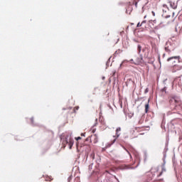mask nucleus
I'll use <instances>...</instances> for the list:
<instances>
[{"instance_id":"nucleus-21","label":"nucleus","mask_w":182,"mask_h":182,"mask_svg":"<svg viewBox=\"0 0 182 182\" xmlns=\"http://www.w3.org/2000/svg\"><path fill=\"white\" fill-rule=\"evenodd\" d=\"M70 181H72V176H70L68 177V182H70Z\"/></svg>"},{"instance_id":"nucleus-17","label":"nucleus","mask_w":182,"mask_h":182,"mask_svg":"<svg viewBox=\"0 0 182 182\" xmlns=\"http://www.w3.org/2000/svg\"><path fill=\"white\" fill-rule=\"evenodd\" d=\"M76 110H79V107H74V113H76Z\"/></svg>"},{"instance_id":"nucleus-28","label":"nucleus","mask_w":182,"mask_h":182,"mask_svg":"<svg viewBox=\"0 0 182 182\" xmlns=\"http://www.w3.org/2000/svg\"><path fill=\"white\" fill-rule=\"evenodd\" d=\"M91 156H92V159H95V154H92Z\"/></svg>"},{"instance_id":"nucleus-18","label":"nucleus","mask_w":182,"mask_h":182,"mask_svg":"<svg viewBox=\"0 0 182 182\" xmlns=\"http://www.w3.org/2000/svg\"><path fill=\"white\" fill-rule=\"evenodd\" d=\"M50 180H52V178H50V177H47L46 178V181H50Z\"/></svg>"},{"instance_id":"nucleus-11","label":"nucleus","mask_w":182,"mask_h":182,"mask_svg":"<svg viewBox=\"0 0 182 182\" xmlns=\"http://www.w3.org/2000/svg\"><path fill=\"white\" fill-rule=\"evenodd\" d=\"M146 20L143 21L141 23H137V28H140L141 26H143L144 25V23H146Z\"/></svg>"},{"instance_id":"nucleus-30","label":"nucleus","mask_w":182,"mask_h":182,"mask_svg":"<svg viewBox=\"0 0 182 182\" xmlns=\"http://www.w3.org/2000/svg\"><path fill=\"white\" fill-rule=\"evenodd\" d=\"M166 56V54H163V58H164Z\"/></svg>"},{"instance_id":"nucleus-25","label":"nucleus","mask_w":182,"mask_h":182,"mask_svg":"<svg viewBox=\"0 0 182 182\" xmlns=\"http://www.w3.org/2000/svg\"><path fill=\"white\" fill-rule=\"evenodd\" d=\"M151 14H152L153 16H156V13L154 11H152Z\"/></svg>"},{"instance_id":"nucleus-19","label":"nucleus","mask_w":182,"mask_h":182,"mask_svg":"<svg viewBox=\"0 0 182 182\" xmlns=\"http://www.w3.org/2000/svg\"><path fill=\"white\" fill-rule=\"evenodd\" d=\"M174 16H175V18H176V16H177V14L176 15V12L172 13V18H174Z\"/></svg>"},{"instance_id":"nucleus-14","label":"nucleus","mask_w":182,"mask_h":182,"mask_svg":"<svg viewBox=\"0 0 182 182\" xmlns=\"http://www.w3.org/2000/svg\"><path fill=\"white\" fill-rule=\"evenodd\" d=\"M139 1H141V2H143L144 0H134V4H135V6H137V2H139Z\"/></svg>"},{"instance_id":"nucleus-6","label":"nucleus","mask_w":182,"mask_h":182,"mask_svg":"<svg viewBox=\"0 0 182 182\" xmlns=\"http://www.w3.org/2000/svg\"><path fill=\"white\" fill-rule=\"evenodd\" d=\"M181 69H182V65H175L172 68V72L173 73H176V72H178V70H181Z\"/></svg>"},{"instance_id":"nucleus-16","label":"nucleus","mask_w":182,"mask_h":182,"mask_svg":"<svg viewBox=\"0 0 182 182\" xmlns=\"http://www.w3.org/2000/svg\"><path fill=\"white\" fill-rule=\"evenodd\" d=\"M92 137L95 138L94 143H97V138L96 135H94Z\"/></svg>"},{"instance_id":"nucleus-34","label":"nucleus","mask_w":182,"mask_h":182,"mask_svg":"<svg viewBox=\"0 0 182 182\" xmlns=\"http://www.w3.org/2000/svg\"><path fill=\"white\" fill-rule=\"evenodd\" d=\"M106 173H109V171H106Z\"/></svg>"},{"instance_id":"nucleus-3","label":"nucleus","mask_w":182,"mask_h":182,"mask_svg":"<svg viewBox=\"0 0 182 182\" xmlns=\"http://www.w3.org/2000/svg\"><path fill=\"white\" fill-rule=\"evenodd\" d=\"M122 131V128L118 127L116 129V136H114V139L111 141V144H109V146H112V144H114L116 142V140H117V139H119V137L120 136V133H119V132Z\"/></svg>"},{"instance_id":"nucleus-31","label":"nucleus","mask_w":182,"mask_h":182,"mask_svg":"<svg viewBox=\"0 0 182 182\" xmlns=\"http://www.w3.org/2000/svg\"><path fill=\"white\" fill-rule=\"evenodd\" d=\"M149 23H153V21H149Z\"/></svg>"},{"instance_id":"nucleus-23","label":"nucleus","mask_w":182,"mask_h":182,"mask_svg":"<svg viewBox=\"0 0 182 182\" xmlns=\"http://www.w3.org/2000/svg\"><path fill=\"white\" fill-rule=\"evenodd\" d=\"M138 124H143V121L139 120V122H138Z\"/></svg>"},{"instance_id":"nucleus-20","label":"nucleus","mask_w":182,"mask_h":182,"mask_svg":"<svg viewBox=\"0 0 182 182\" xmlns=\"http://www.w3.org/2000/svg\"><path fill=\"white\" fill-rule=\"evenodd\" d=\"M75 140H77V141H78V140H82V137H80V136L75 137Z\"/></svg>"},{"instance_id":"nucleus-36","label":"nucleus","mask_w":182,"mask_h":182,"mask_svg":"<svg viewBox=\"0 0 182 182\" xmlns=\"http://www.w3.org/2000/svg\"><path fill=\"white\" fill-rule=\"evenodd\" d=\"M142 50H143V52H144V49H143Z\"/></svg>"},{"instance_id":"nucleus-15","label":"nucleus","mask_w":182,"mask_h":182,"mask_svg":"<svg viewBox=\"0 0 182 182\" xmlns=\"http://www.w3.org/2000/svg\"><path fill=\"white\" fill-rule=\"evenodd\" d=\"M166 22V23L167 24V25H168V23H171V22H173V19H171V20H168V21H165Z\"/></svg>"},{"instance_id":"nucleus-2","label":"nucleus","mask_w":182,"mask_h":182,"mask_svg":"<svg viewBox=\"0 0 182 182\" xmlns=\"http://www.w3.org/2000/svg\"><path fill=\"white\" fill-rule=\"evenodd\" d=\"M131 63L134 65H141L143 63V58L142 57H136L135 60L133 59L130 60Z\"/></svg>"},{"instance_id":"nucleus-8","label":"nucleus","mask_w":182,"mask_h":182,"mask_svg":"<svg viewBox=\"0 0 182 182\" xmlns=\"http://www.w3.org/2000/svg\"><path fill=\"white\" fill-rule=\"evenodd\" d=\"M169 4L171 8H172L173 9H177V3H174L173 1H169Z\"/></svg>"},{"instance_id":"nucleus-13","label":"nucleus","mask_w":182,"mask_h":182,"mask_svg":"<svg viewBox=\"0 0 182 182\" xmlns=\"http://www.w3.org/2000/svg\"><path fill=\"white\" fill-rule=\"evenodd\" d=\"M137 52L139 55H140V53L141 52V46L139 44L137 46Z\"/></svg>"},{"instance_id":"nucleus-29","label":"nucleus","mask_w":182,"mask_h":182,"mask_svg":"<svg viewBox=\"0 0 182 182\" xmlns=\"http://www.w3.org/2000/svg\"><path fill=\"white\" fill-rule=\"evenodd\" d=\"M139 129H140V127H135V130H139Z\"/></svg>"},{"instance_id":"nucleus-35","label":"nucleus","mask_w":182,"mask_h":182,"mask_svg":"<svg viewBox=\"0 0 182 182\" xmlns=\"http://www.w3.org/2000/svg\"><path fill=\"white\" fill-rule=\"evenodd\" d=\"M33 119H31V122H33Z\"/></svg>"},{"instance_id":"nucleus-26","label":"nucleus","mask_w":182,"mask_h":182,"mask_svg":"<svg viewBox=\"0 0 182 182\" xmlns=\"http://www.w3.org/2000/svg\"><path fill=\"white\" fill-rule=\"evenodd\" d=\"M145 93H149V88H146V89L145 90Z\"/></svg>"},{"instance_id":"nucleus-37","label":"nucleus","mask_w":182,"mask_h":182,"mask_svg":"<svg viewBox=\"0 0 182 182\" xmlns=\"http://www.w3.org/2000/svg\"><path fill=\"white\" fill-rule=\"evenodd\" d=\"M144 18L146 19V16H144Z\"/></svg>"},{"instance_id":"nucleus-22","label":"nucleus","mask_w":182,"mask_h":182,"mask_svg":"<svg viewBox=\"0 0 182 182\" xmlns=\"http://www.w3.org/2000/svg\"><path fill=\"white\" fill-rule=\"evenodd\" d=\"M126 151H127L128 154L129 155L130 158L132 159V154H130V152L127 149H126Z\"/></svg>"},{"instance_id":"nucleus-4","label":"nucleus","mask_w":182,"mask_h":182,"mask_svg":"<svg viewBox=\"0 0 182 182\" xmlns=\"http://www.w3.org/2000/svg\"><path fill=\"white\" fill-rule=\"evenodd\" d=\"M170 105H173L175 107L177 106V105H180V100L176 99V97H172L169 100Z\"/></svg>"},{"instance_id":"nucleus-33","label":"nucleus","mask_w":182,"mask_h":182,"mask_svg":"<svg viewBox=\"0 0 182 182\" xmlns=\"http://www.w3.org/2000/svg\"><path fill=\"white\" fill-rule=\"evenodd\" d=\"M180 31H182V26H181V28H180Z\"/></svg>"},{"instance_id":"nucleus-24","label":"nucleus","mask_w":182,"mask_h":182,"mask_svg":"<svg viewBox=\"0 0 182 182\" xmlns=\"http://www.w3.org/2000/svg\"><path fill=\"white\" fill-rule=\"evenodd\" d=\"M85 134H86V133H82V134H81V136H82V137H85Z\"/></svg>"},{"instance_id":"nucleus-1","label":"nucleus","mask_w":182,"mask_h":182,"mask_svg":"<svg viewBox=\"0 0 182 182\" xmlns=\"http://www.w3.org/2000/svg\"><path fill=\"white\" fill-rule=\"evenodd\" d=\"M61 141L64 146H65L66 144H68L70 146V149H72V146H73V139H72V137L67 136L65 139L61 138Z\"/></svg>"},{"instance_id":"nucleus-32","label":"nucleus","mask_w":182,"mask_h":182,"mask_svg":"<svg viewBox=\"0 0 182 182\" xmlns=\"http://www.w3.org/2000/svg\"><path fill=\"white\" fill-rule=\"evenodd\" d=\"M156 171H159V168H156Z\"/></svg>"},{"instance_id":"nucleus-10","label":"nucleus","mask_w":182,"mask_h":182,"mask_svg":"<svg viewBox=\"0 0 182 182\" xmlns=\"http://www.w3.org/2000/svg\"><path fill=\"white\" fill-rule=\"evenodd\" d=\"M162 16H163V18H164L165 19H168V18H171V16L170 15V14H166V13H164L163 14H162Z\"/></svg>"},{"instance_id":"nucleus-5","label":"nucleus","mask_w":182,"mask_h":182,"mask_svg":"<svg viewBox=\"0 0 182 182\" xmlns=\"http://www.w3.org/2000/svg\"><path fill=\"white\" fill-rule=\"evenodd\" d=\"M171 43L167 42L165 46V50L167 52L169 55L171 53Z\"/></svg>"},{"instance_id":"nucleus-12","label":"nucleus","mask_w":182,"mask_h":182,"mask_svg":"<svg viewBox=\"0 0 182 182\" xmlns=\"http://www.w3.org/2000/svg\"><path fill=\"white\" fill-rule=\"evenodd\" d=\"M164 171H166V168H164V166L162 167V171L160 172V173L157 176V177H160L162 176L163 173H164Z\"/></svg>"},{"instance_id":"nucleus-27","label":"nucleus","mask_w":182,"mask_h":182,"mask_svg":"<svg viewBox=\"0 0 182 182\" xmlns=\"http://www.w3.org/2000/svg\"><path fill=\"white\" fill-rule=\"evenodd\" d=\"M136 43H139V41L136 40V39H134L133 40Z\"/></svg>"},{"instance_id":"nucleus-9","label":"nucleus","mask_w":182,"mask_h":182,"mask_svg":"<svg viewBox=\"0 0 182 182\" xmlns=\"http://www.w3.org/2000/svg\"><path fill=\"white\" fill-rule=\"evenodd\" d=\"M149 102H150V100H149L148 103L145 105V113H149V109H150V105H149Z\"/></svg>"},{"instance_id":"nucleus-7","label":"nucleus","mask_w":182,"mask_h":182,"mask_svg":"<svg viewBox=\"0 0 182 182\" xmlns=\"http://www.w3.org/2000/svg\"><path fill=\"white\" fill-rule=\"evenodd\" d=\"M173 59H175L176 60H178L179 62L180 61V55L170 57L167 59V62H170V60H173Z\"/></svg>"}]
</instances>
